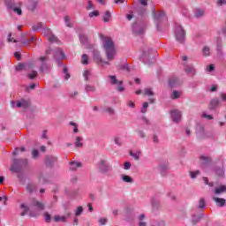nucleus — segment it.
<instances>
[{
    "instance_id": "1",
    "label": "nucleus",
    "mask_w": 226,
    "mask_h": 226,
    "mask_svg": "<svg viewBox=\"0 0 226 226\" xmlns=\"http://www.w3.org/2000/svg\"><path fill=\"white\" fill-rule=\"evenodd\" d=\"M101 38L102 40V45L108 61H113L114 57H116V46L114 45V41H112V38L103 35H102Z\"/></svg>"
},
{
    "instance_id": "2",
    "label": "nucleus",
    "mask_w": 226,
    "mask_h": 226,
    "mask_svg": "<svg viewBox=\"0 0 226 226\" xmlns=\"http://www.w3.org/2000/svg\"><path fill=\"white\" fill-rule=\"evenodd\" d=\"M175 38L178 43H185L186 40V31L183 26L176 23L175 24Z\"/></svg>"
},
{
    "instance_id": "3",
    "label": "nucleus",
    "mask_w": 226,
    "mask_h": 226,
    "mask_svg": "<svg viewBox=\"0 0 226 226\" xmlns=\"http://www.w3.org/2000/svg\"><path fill=\"white\" fill-rule=\"evenodd\" d=\"M152 15L153 19L156 24V27L158 31H160V26L165 20V11H156V7L152 8Z\"/></svg>"
},
{
    "instance_id": "4",
    "label": "nucleus",
    "mask_w": 226,
    "mask_h": 226,
    "mask_svg": "<svg viewBox=\"0 0 226 226\" xmlns=\"http://www.w3.org/2000/svg\"><path fill=\"white\" fill-rule=\"evenodd\" d=\"M27 167V159H14L11 167L12 172H22L23 169Z\"/></svg>"
},
{
    "instance_id": "5",
    "label": "nucleus",
    "mask_w": 226,
    "mask_h": 226,
    "mask_svg": "<svg viewBox=\"0 0 226 226\" xmlns=\"http://www.w3.org/2000/svg\"><path fill=\"white\" fill-rule=\"evenodd\" d=\"M38 61L40 63L39 70L40 72H49L50 70V64H49V56H41L38 58Z\"/></svg>"
},
{
    "instance_id": "6",
    "label": "nucleus",
    "mask_w": 226,
    "mask_h": 226,
    "mask_svg": "<svg viewBox=\"0 0 226 226\" xmlns=\"http://www.w3.org/2000/svg\"><path fill=\"white\" fill-rule=\"evenodd\" d=\"M53 56L59 65L63 64V62L61 61L66 57L63 49L59 48H56L53 50Z\"/></svg>"
},
{
    "instance_id": "7",
    "label": "nucleus",
    "mask_w": 226,
    "mask_h": 226,
    "mask_svg": "<svg viewBox=\"0 0 226 226\" xmlns=\"http://www.w3.org/2000/svg\"><path fill=\"white\" fill-rule=\"evenodd\" d=\"M97 169L102 174H107L110 170V166L107 163V161L101 160L97 163Z\"/></svg>"
},
{
    "instance_id": "8",
    "label": "nucleus",
    "mask_w": 226,
    "mask_h": 226,
    "mask_svg": "<svg viewBox=\"0 0 226 226\" xmlns=\"http://www.w3.org/2000/svg\"><path fill=\"white\" fill-rule=\"evenodd\" d=\"M30 206L35 207L37 211H43L45 209V204L35 198L30 199Z\"/></svg>"
},
{
    "instance_id": "9",
    "label": "nucleus",
    "mask_w": 226,
    "mask_h": 226,
    "mask_svg": "<svg viewBox=\"0 0 226 226\" xmlns=\"http://www.w3.org/2000/svg\"><path fill=\"white\" fill-rule=\"evenodd\" d=\"M57 163V157L54 155H46L45 157V165L46 167H49V169H52L54 165Z\"/></svg>"
},
{
    "instance_id": "10",
    "label": "nucleus",
    "mask_w": 226,
    "mask_h": 226,
    "mask_svg": "<svg viewBox=\"0 0 226 226\" xmlns=\"http://www.w3.org/2000/svg\"><path fill=\"white\" fill-rule=\"evenodd\" d=\"M93 58L95 63L98 64H110L109 62H103V59H102V56H100V51L98 50H94L93 52Z\"/></svg>"
},
{
    "instance_id": "11",
    "label": "nucleus",
    "mask_w": 226,
    "mask_h": 226,
    "mask_svg": "<svg viewBox=\"0 0 226 226\" xmlns=\"http://www.w3.org/2000/svg\"><path fill=\"white\" fill-rule=\"evenodd\" d=\"M184 70L187 75H190L191 77H193L195 75V67L193 65H190L186 63H184Z\"/></svg>"
},
{
    "instance_id": "12",
    "label": "nucleus",
    "mask_w": 226,
    "mask_h": 226,
    "mask_svg": "<svg viewBox=\"0 0 226 226\" xmlns=\"http://www.w3.org/2000/svg\"><path fill=\"white\" fill-rule=\"evenodd\" d=\"M171 119L174 123H179L181 121V111L173 109L171 111Z\"/></svg>"
},
{
    "instance_id": "13",
    "label": "nucleus",
    "mask_w": 226,
    "mask_h": 226,
    "mask_svg": "<svg viewBox=\"0 0 226 226\" xmlns=\"http://www.w3.org/2000/svg\"><path fill=\"white\" fill-rule=\"evenodd\" d=\"M211 162H213V159L209 156L201 155L200 157V163L203 167H205L206 165H209V163H211Z\"/></svg>"
},
{
    "instance_id": "14",
    "label": "nucleus",
    "mask_w": 226,
    "mask_h": 226,
    "mask_svg": "<svg viewBox=\"0 0 226 226\" xmlns=\"http://www.w3.org/2000/svg\"><path fill=\"white\" fill-rule=\"evenodd\" d=\"M170 87H177V86H181V83H179V79L177 77H171L169 81Z\"/></svg>"
},
{
    "instance_id": "15",
    "label": "nucleus",
    "mask_w": 226,
    "mask_h": 226,
    "mask_svg": "<svg viewBox=\"0 0 226 226\" xmlns=\"http://www.w3.org/2000/svg\"><path fill=\"white\" fill-rule=\"evenodd\" d=\"M144 31H145V28L142 26H139L137 24H134L132 26V32L134 33V34H144Z\"/></svg>"
},
{
    "instance_id": "16",
    "label": "nucleus",
    "mask_w": 226,
    "mask_h": 226,
    "mask_svg": "<svg viewBox=\"0 0 226 226\" xmlns=\"http://www.w3.org/2000/svg\"><path fill=\"white\" fill-rule=\"evenodd\" d=\"M152 52H153V49H151L147 47H145L143 49V59H144V61H147V59H149V57H151Z\"/></svg>"
},
{
    "instance_id": "17",
    "label": "nucleus",
    "mask_w": 226,
    "mask_h": 226,
    "mask_svg": "<svg viewBox=\"0 0 226 226\" xmlns=\"http://www.w3.org/2000/svg\"><path fill=\"white\" fill-rule=\"evenodd\" d=\"M16 107L22 109H29V102L22 99L20 101H17Z\"/></svg>"
},
{
    "instance_id": "18",
    "label": "nucleus",
    "mask_w": 226,
    "mask_h": 226,
    "mask_svg": "<svg viewBox=\"0 0 226 226\" xmlns=\"http://www.w3.org/2000/svg\"><path fill=\"white\" fill-rule=\"evenodd\" d=\"M19 209H21V213H20V216H26V215H27V213H29V207L27 205H26V203H22L19 206Z\"/></svg>"
},
{
    "instance_id": "19",
    "label": "nucleus",
    "mask_w": 226,
    "mask_h": 226,
    "mask_svg": "<svg viewBox=\"0 0 226 226\" xmlns=\"http://www.w3.org/2000/svg\"><path fill=\"white\" fill-rule=\"evenodd\" d=\"M84 139L80 136L76 137L74 146L75 147H84Z\"/></svg>"
},
{
    "instance_id": "20",
    "label": "nucleus",
    "mask_w": 226,
    "mask_h": 226,
    "mask_svg": "<svg viewBox=\"0 0 226 226\" xmlns=\"http://www.w3.org/2000/svg\"><path fill=\"white\" fill-rule=\"evenodd\" d=\"M213 200L220 207H223L225 206V199L223 198H217V197H213Z\"/></svg>"
},
{
    "instance_id": "21",
    "label": "nucleus",
    "mask_w": 226,
    "mask_h": 226,
    "mask_svg": "<svg viewBox=\"0 0 226 226\" xmlns=\"http://www.w3.org/2000/svg\"><path fill=\"white\" fill-rule=\"evenodd\" d=\"M82 167V162H70V170H77V169Z\"/></svg>"
},
{
    "instance_id": "22",
    "label": "nucleus",
    "mask_w": 226,
    "mask_h": 226,
    "mask_svg": "<svg viewBox=\"0 0 226 226\" xmlns=\"http://www.w3.org/2000/svg\"><path fill=\"white\" fill-rule=\"evenodd\" d=\"M215 195H221V193H226V185H220L215 189Z\"/></svg>"
},
{
    "instance_id": "23",
    "label": "nucleus",
    "mask_w": 226,
    "mask_h": 226,
    "mask_svg": "<svg viewBox=\"0 0 226 226\" xmlns=\"http://www.w3.org/2000/svg\"><path fill=\"white\" fill-rule=\"evenodd\" d=\"M37 7H38V1H30L28 6H27V8H28V10H30V11H34Z\"/></svg>"
},
{
    "instance_id": "24",
    "label": "nucleus",
    "mask_w": 226,
    "mask_h": 226,
    "mask_svg": "<svg viewBox=\"0 0 226 226\" xmlns=\"http://www.w3.org/2000/svg\"><path fill=\"white\" fill-rule=\"evenodd\" d=\"M152 209L153 211H158L160 209V201L154 198L152 199Z\"/></svg>"
},
{
    "instance_id": "25",
    "label": "nucleus",
    "mask_w": 226,
    "mask_h": 226,
    "mask_svg": "<svg viewBox=\"0 0 226 226\" xmlns=\"http://www.w3.org/2000/svg\"><path fill=\"white\" fill-rule=\"evenodd\" d=\"M79 41L81 45H83L84 47H87V36H86L84 34H80Z\"/></svg>"
},
{
    "instance_id": "26",
    "label": "nucleus",
    "mask_w": 226,
    "mask_h": 226,
    "mask_svg": "<svg viewBox=\"0 0 226 226\" xmlns=\"http://www.w3.org/2000/svg\"><path fill=\"white\" fill-rule=\"evenodd\" d=\"M26 192H28V193H34V192H36V185L28 184L26 185Z\"/></svg>"
},
{
    "instance_id": "27",
    "label": "nucleus",
    "mask_w": 226,
    "mask_h": 226,
    "mask_svg": "<svg viewBox=\"0 0 226 226\" xmlns=\"http://www.w3.org/2000/svg\"><path fill=\"white\" fill-rule=\"evenodd\" d=\"M103 22H110L112 20V14H110V11H107L102 18Z\"/></svg>"
},
{
    "instance_id": "28",
    "label": "nucleus",
    "mask_w": 226,
    "mask_h": 226,
    "mask_svg": "<svg viewBox=\"0 0 226 226\" xmlns=\"http://www.w3.org/2000/svg\"><path fill=\"white\" fill-rule=\"evenodd\" d=\"M181 94H183V92L174 90L172 94H171V99L172 100H177V98H181Z\"/></svg>"
},
{
    "instance_id": "29",
    "label": "nucleus",
    "mask_w": 226,
    "mask_h": 226,
    "mask_svg": "<svg viewBox=\"0 0 226 226\" xmlns=\"http://www.w3.org/2000/svg\"><path fill=\"white\" fill-rule=\"evenodd\" d=\"M220 103V102L218 101V99H213L210 101L209 102V107L210 109H216V107H218V104Z\"/></svg>"
},
{
    "instance_id": "30",
    "label": "nucleus",
    "mask_w": 226,
    "mask_h": 226,
    "mask_svg": "<svg viewBox=\"0 0 226 226\" xmlns=\"http://www.w3.org/2000/svg\"><path fill=\"white\" fill-rule=\"evenodd\" d=\"M54 222H63L64 223L66 222V216L63 215H55L54 216Z\"/></svg>"
},
{
    "instance_id": "31",
    "label": "nucleus",
    "mask_w": 226,
    "mask_h": 226,
    "mask_svg": "<svg viewBox=\"0 0 226 226\" xmlns=\"http://www.w3.org/2000/svg\"><path fill=\"white\" fill-rule=\"evenodd\" d=\"M146 218V215L144 214H141L139 216V222L138 223L139 226H147V223L144 222V219Z\"/></svg>"
},
{
    "instance_id": "32",
    "label": "nucleus",
    "mask_w": 226,
    "mask_h": 226,
    "mask_svg": "<svg viewBox=\"0 0 226 226\" xmlns=\"http://www.w3.org/2000/svg\"><path fill=\"white\" fill-rule=\"evenodd\" d=\"M108 79H109V82L110 84H112V86H116L119 82L117 80V78H116V76L109 75L108 76Z\"/></svg>"
},
{
    "instance_id": "33",
    "label": "nucleus",
    "mask_w": 226,
    "mask_h": 226,
    "mask_svg": "<svg viewBox=\"0 0 226 226\" xmlns=\"http://www.w3.org/2000/svg\"><path fill=\"white\" fill-rule=\"evenodd\" d=\"M202 54L205 57H207V56H211V49H209V47L205 46L202 49Z\"/></svg>"
},
{
    "instance_id": "34",
    "label": "nucleus",
    "mask_w": 226,
    "mask_h": 226,
    "mask_svg": "<svg viewBox=\"0 0 226 226\" xmlns=\"http://www.w3.org/2000/svg\"><path fill=\"white\" fill-rule=\"evenodd\" d=\"M85 91L86 93H94V91H96V87H94V86L86 85Z\"/></svg>"
},
{
    "instance_id": "35",
    "label": "nucleus",
    "mask_w": 226,
    "mask_h": 226,
    "mask_svg": "<svg viewBox=\"0 0 226 226\" xmlns=\"http://www.w3.org/2000/svg\"><path fill=\"white\" fill-rule=\"evenodd\" d=\"M206 207V200L204 198L200 199L198 208L204 209Z\"/></svg>"
},
{
    "instance_id": "36",
    "label": "nucleus",
    "mask_w": 226,
    "mask_h": 226,
    "mask_svg": "<svg viewBox=\"0 0 226 226\" xmlns=\"http://www.w3.org/2000/svg\"><path fill=\"white\" fill-rule=\"evenodd\" d=\"M122 180L124 183H133V178L128 175H122Z\"/></svg>"
},
{
    "instance_id": "37",
    "label": "nucleus",
    "mask_w": 226,
    "mask_h": 226,
    "mask_svg": "<svg viewBox=\"0 0 226 226\" xmlns=\"http://www.w3.org/2000/svg\"><path fill=\"white\" fill-rule=\"evenodd\" d=\"M215 174L219 177H223L225 171L222 168H215Z\"/></svg>"
},
{
    "instance_id": "38",
    "label": "nucleus",
    "mask_w": 226,
    "mask_h": 226,
    "mask_svg": "<svg viewBox=\"0 0 226 226\" xmlns=\"http://www.w3.org/2000/svg\"><path fill=\"white\" fill-rule=\"evenodd\" d=\"M34 41H36V37L32 36L31 38L25 40L22 43L23 45H31Z\"/></svg>"
},
{
    "instance_id": "39",
    "label": "nucleus",
    "mask_w": 226,
    "mask_h": 226,
    "mask_svg": "<svg viewBox=\"0 0 226 226\" xmlns=\"http://www.w3.org/2000/svg\"><path fill=\"white\" fill-rule=\"evenodd\" d=\"M51 34H52V30H50V28H47V27L42 28L41 34H43V36L49 37Z\"/></svg>"
},
{
    "instance_id": "40",
    "label": "nucleus",
    "mask_w": 226,
    "mask_h": 226,
    "mask_svg": "<svg viewBox=\"0 0 226 226\" xmlns=\"http://www.w3.org/2000/svg\"><path fill=\"white\" fill-rule=\"evenodd\" d=\"M81 63L82 64H89V57L87 54H83L81 56Z\"/></svg>"
},
{
    "instance_id": "41",
    "label": "nucleus",
    "mask_w": 226,
    "mask_h": 226,
    "mask_svg": "<svg viewBox=\"0 0 226 226\" xmlns=\"http://www.w3.org/2000/svg\"><path fill=\"white\" fill-rule=\"evenodd\" d=\"M144 94L145 96H154V92H153V89L148 87L145 88Z\"/></svg>"
},
{
    "instance_id": "42",
    "label": "nucleus",
    "mask_w": 226,
    "mask_h": 226,
    "mask_svg": "<svg viewBox=\"0 0 226 226\" xmlns=\"http://www.w3.org/2000/svg\"><path fill=\"white\" fill-rule=\"evenodd\" d=\"M160 171L162 174V176L169 170V166L167 164H162L159 166Z\"/></svg>"
},
{
    "instance_id": "43",
    "label": "nucleus",
    "mask_w": 226,
    "mask_h": 226,
    "mask_svg": "<svg viewBox=\"0 0 226 226\" xmlns=\"http://www.w3.org/2000/svg\"><path fill=\"white\" fill-rule=\"evenodd\" d=\"M201 218H202V214L198 216L193 215L192 216V224L197 225V223H199V222H200Z\"/></svg>"
},
{
    "instance_id": "44",
    "label": "nucleus",
    "mask_w": 226,
    "mask_h": 226,
    "mask_svg": "<svg viewBox=\"0 0 226 226\" xmlns=\"http://www.w3.org/2000/svg\"><path fill=\"white\" fill-rule=\"evenodd\" d=\"M32 158L34 160H38V158H40V152L37 149L32 150Z\"/></svg>"
},
{
    "instance_id": "45",
    "label": "nucleus",
    "mask_w": 226,
    "mask_h": 226,
    "mask_svg": "<svg viewBox=\"0 0 226 226\" xmlns=\"http://www.w3.org/2000/svg\"><path fill=\"white\" fill-rule=\"evenodd\" d=\"M27 77L30 79V80H34V79H36V77H38V72L32 71L31 73L27 74Z\"/></svg>"
},
{
    "instance_id": "46",
    "label": "nucleus",
    "mask_w": 226,
    "mask_h": 226,
    "mask_svg": "<svg viewBox=\"0 0 226 226\" xmlns=\"http://www.w3.org/2000/svg\"><path fill=\"white\" fill-rule=\"evenodd\" d=\"M195 17L197 19H200V17H204V11L200 9H197L195 11Z\"/></svg>"
},
{
    "instance_id": "47",
    "label": "nucleus",
    "mask_w": 226,
    "mask_h": 226,
    "mask_svg": "<svg viewBox=\"0 0 226 226\" xmlns=\"http://www.w3.org/2000/svg\"><path fill=\"white\" fill-rule=\"evenodd\" d=\"M48 38H49V41H50L51 43H54V42L57 43V41H59V39H57L56 35H54L53 34H51Z\"/></svg>"
},
{
    "instance_id": "48",
    "label": "nucleus",
    "mask_w": 226,
    "mask_h": 226,
    "mask_svg": "<svg viewBox=\"0 0 226 226\" xmlns=\"http://www.w3.org/2000/svg\"><path fill=\"white\" fill-rule=\"evenodd\" d=\"M44 218H45L46 223H50V222L52 220V216L50 215V214H49V212L44 213Z\"/></svg>"
},
{
    "instance_id": "49",
    "label": "nucleus",
    "mask_w": 226,
    "mask_h": 226,
    "mask_svg": "<svg viewBox=\"0 0 226 226\" xmlns=\"http://www.w3.org/2000/svg\"><path fill=\"white\" fill-rule=\"evenodd\" d=\"M43 28V23H37L32 26L33 31H38V29Z\"/></svg>"
},
{
    "instance_id": "50",
    "label": "nucleus",
    "mask_w": 226,
    "mask_h": 226,
    "mask_svg": "<svg viewBox=\"0 0 226 226\" xmlns=\"http://www.w3.org/2000/svg\"><path fill=\"white\" fill-rule=\"evenodd\" d=\"M118 86L117 87V90L119 93H123V91H124V87H123V80L118 81Z\"/></svg>"
},
{
    "instance_id": "51",
    "label": "nucleus",
    "mask_w": 226,
    "mask_h": 226,
    "mask_svg": "<svg viewBox=\"0 0 226 226\" xmlns=\"http://www.w3.org/2000/svg\"><path fill=\"white\" fill-rule=\"evenodd\" d=\"M84 213V208L82 207H78V208L75 211V216H80Z\"/></svg>"
},
{
    "instance_id": "52",
    "label": "nucleus",
    "mask_w": 226,
    "mask_h": 226,
    "mask_svg": "<svg viewBox=\"0 0 226 226\" xmlns=\"http://www.w3.org/2000/svg\"><path fill=\"white\" fill-rule=\"evenodd\" d=\"M130 154L133 156L134 160H139L140 158V151H138L137 153L130 152Z\"/></svg>"
},
{
    "instance_id": "53",
    "label": "nucleus",
    "mask_w": 226,
    "mask_h": 226,
    "mask_svg": "<svg viewBox=\"0 0 226 226\" xmlns=\"http://www.w3.org/2000/svg\"><path fill=\"white\" fill-rule=\"evenodd\" d=\"M83 76L85 78V80H89V77H91V71L90 70H87L84 72Z\"/></svg>"
},
{
    "instance_id": "54",
    "label": "nucleus",
    "mask_w": 226,
    "mask_h": 226,
    "mask_svg": "<svg viewBox=\"0 0 226 226\" xmlns=\"http://www.w3.org/2000/svg\"><path fill=\"white\" fill-rule=\"evenodd\" d=\"M147 107H149V103L144 102L141 108V113L146 114L147 112Z\"/></svg>"
},
{
    "instance_id": "55",
    "label": "nucleus",
    "mask_w": 226,
    "mask_h": 226,
    "mask_svg": "<svg viewBox=\"0 0 226 226\" xmlns=\"http://www.w3.org/2000/svg\"><path fill=\"white\" fill-rule=\"evenodd\" d=\"M137 11H138L139 17H144V13H146V9L143 7H139L137 9Z\"/></svg>"
},
{
    "instance_id": "56",
    "label": "nucleus",
    "mask_w": 226,
    "mask_h": 226,
    "mask_svg": "<svg viewBox=\"0 0 226 226\" xmlns=\"http://www.w3.org/2000/svg\"><path fill=\"white\" fill-rule=\"evenodd\" d=\"M99 16H100V11H94L88 14V17L90 19H93V17H99Z\"/></svg>"
},
{
    "instance_id": "57",
    "label": "nucleus",
    "mask_w": 226,
    "mask_h": 226,
    "mask_svg": "<svg viewBox=\"0 0 226 226\" xmlns=\"http://www.w3.org/2000/svg\"><path fill=\"white\" fill-rule=\"evenodd\" d=\"M203 181H204L205 185H207L210 186V188H213L214 184H213V182H209V179L207 177H204Z\"/></svg>"
},
{
    "instance_id": "58",
    "label": "nucleus",
    "mask_w": 226,
    "mask_h": 226,
    "mask_svg": "<svg viewBox=\"0 0 226 226\" xmlns=\"http://www.w3.org/2000/svg\"><path fill=\"white\" fill-rule=\"evenodd\" d=\"M200 174V170H196V171H191V177L192 179H195Z\"/></svg>"
},
{
    "instance_id": "59",
    "label": "nucleus",
    "mask_w": 226,
    "mask_h": 226,
    "mask_svg": "<svg viewBox=\"0 0 226 226\" xmlns=\"http://www.w3.org/2000/svg\"><path fill=\"white\" fill-rule=\"evenodd\" d=\"M64 22H65L67 27H72V24L70 23V16L64 17Z\"/></svg>"
},
{
    "instance_id": "60",
    "label": "nucleus",
    "mask_w": 226,
    "mask_h": 226,
    "mask_svg": "<svg viewBox=\"0 0 226 226\" xmlns=\"http://www.w3.org/2000/svg\"><path fill=\"white\" fill-rule=\"evenodd\" d=\"M131 168H132V163L130 162H126L124 163V170H130Z\"/></svg>"
},
{
    "instance_id": "61",
    "label": "nucleus",
    "mask_w": 226,
    "mask_h": 226,
    "mask_svg": "<svg viewBox=\"0 0 226 226\" xmlns=\"http://www.w3.org/2000/svg\"><path fill=\"white\" fill-rule=\"evenodd\" d=\"M13 11H14V13H17L18 15H22V9H20V7H14Z\"/></svg>"
},
{
    "instance_id": "62",
    "label": "nucleus",
    "mask_w": 226,
    "mask_h": 226,
    "mask_svg": "<svg viewBox=\"0 0 226 226\" xmlns=\"http://www.w3.org/2000/svg\"><path fill=\"white\" fill-rule=\"evenodd\" d=\"M63 72L65 74L64 76L65 80H68V79H70V73H68V68L64 67Z\"/></svg>"
},
{
    "instance_id": "63",
    "label": "nucleus",
    "mask_w": 226,
    "mask_h": 226,
    "mask_svg": "<svg viewBox=\"0 0 226 226\" xmlns=\"http://www.w3.org/2000/svg\"><path fill=\"white\" fill-rule=\"evenodd\" d=\"M87 10H94V4H93V2L91 0L88 1Z\"/></svg>"
},
{
    "instance_id": "64",
    "label": "nucleus",
    "mask_w": 226,
    "mask_h": 226,
    "mask_svg": "<svg viewBox=\"0 0 226 226\" xmlns=\"http://www.w3.org/2000/svg\"><path fill=\"white\" fill-rule=\"evenodd\" d=\"M138 135L140 137V139H146V133L142 130L138 131Z\"/></svg>"
}]
</instances>
